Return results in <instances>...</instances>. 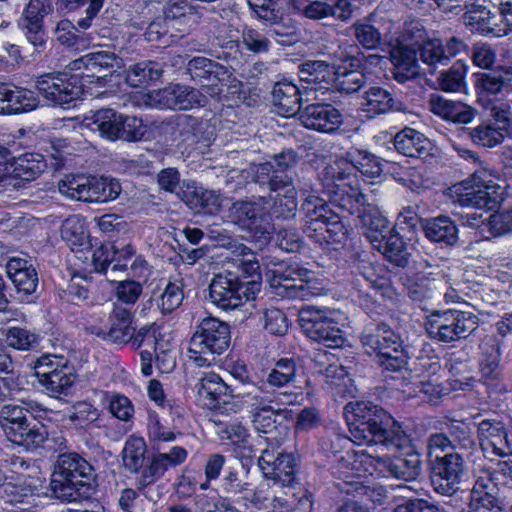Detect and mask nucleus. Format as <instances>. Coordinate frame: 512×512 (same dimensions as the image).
Masks as SVG:
<instances>
[{"mask_svg": "<svg viewBox=\"0 0 512 512\" xmlns=\"http://www.w3.org/2000/svg\"><path fill=\"white\" fill-rule=\"evenodd\" d=\"M235 255L215 273L209 284V299L218 308L234 310L260 291V265L250 248L236 241L228 243Z\"/></svg>", "mask_w": 512, "mask_h": 512, "instance_id": "f257e3e1", "label": "nucleus"}, {"mask_svg": "<svg viewBox=\"0 0 512 512\" xmlns=\"http://www.w3.org/2000/svg\"><path fill=\"white\" fill-rule=\"evenodd\" d=\"M349 439L370 451L403 449L410 440L401 425L370 401L349 402L344 407Z\"/></svg>", "mask_w": 512, "mask_h": 512, "instance_id": "f03ea898", "label": "nucleus"}, {"mask_svg": "<svg viewBox=\"0 0 512 512\" xmlns=\"http://www.w3.org/2000/svg\"><path fill=\"white\" fill-rule=\"evenodd\" d=\"M92 465L75 452L58 455L50 482L52 495L62 502H76L91 498L96 492Z\"/></svg>", "mask_w": 512, "mask_h": 512, "instance_id": "7ed1b4c3", "label": "nucleus"}, {"mask_svg": "<svg viewBox=\"0 0 512 512\" xmlns=\"http://www.w3.org/2000/svg\"><path fill=\"white\" fill-rule=\"evenodd\" d=\"M49 409L34 400L6 404L0 409V428L9 441L26 448L41 446L48 437L42 424L30 420L44 419Z\"/></svg>", "mask_w": 512, "mask_h": 512, "instance_id": "20e7f679", "label": "nucleus"}, {"mask_svg": "<svg viewBox=\"0 0 512 512\" xmlns=\"http://www.w3.org/2000/svg\"><path fill=\"white\" fill-rule=\"evenodd\" d=\"M231 331L228 323L215 318L202 319L189 340V359L198 367H209L230 345Z\"/></svg>", "mask_w": 512, "mask_h": 512, "instance_id": "39448f33", "label": "nucleus"}, {"mask_svg": "<svg viewBox=\"0 0 512 512\" xmlns=\"http://www.w3.org/2000/svg\"><path fill=\"white\" fill-rule=\"evenodd\" d=\"M63 196L88 203H106L117 199L121 193L118 180L109 177L68 174L58 182Z\"/></svg>", "mask_w": 512, "mask_h": 512, "instance_id": "423d86ee", "label": "nucleus"}, {"mask_svg": "<svg viewBox=\"0 0 512 512\" xmlns=\"http://www.w3.org/2000/svg\"><path fill=\"white\" fill-rule=\"evenodd\" d=\"M367 354L376 357L386 371L399 372L407 364V354L400 337L384 323L366 329L361 338Z\"/></svg>", "mask_w": 512, "mask_h": 512, "instance_id": "0eeeda50", "label": "nucleus"}, {"mask_svg": "<svg viewBox=\"0 0 512 512\" xmlns=\"http://www.w3.org/2000/svg\"><path fill=\"white\" fill-rule=\"evenodd\" d=\"M322 83L341 92L354 93L366 83V76L359 70L361 61L357 57L348 56L340 48L331 53L322 48Z\"/></svg>", "mask_w": 512, "mask_h": 512, "instance_id": "6e6552de", "label": "nucleus"}, {"mask_svg": "<svg viewBox=\"0 0 512 512\" xmlns=\"http://www.w3.org/2000/svg\"><path fill=\"white\" fill-rule=\"evenodd\" d=\"M479 326V318L461 310L432 312L426 323L428 334L437 341L450 343L467 338Z\"/></svg>", "mask_w": 512, "mask_h": 512, "instance_id": "1a4fd4ad", "label": "nucleus"}, {"mask_svg": "<svg viewBox=\"0 0 512 512\" xmlns=\"http://www.w3.org/2000/svg\"><path fill=\"white\" fill-rule=\"evenodd\" d=\"M228 217L260 240L266 241L274 230L271 200L264 196L234 202L229 207Z\"/></svg>", "mask_w": 512, "mask_h": 512, "instance_id": "9d476101", "label": "nucleus"}, {"mask_svg": "<svg viewBox=\"0 0 512 512\" xmlns=\"http://www.w3.org/2000/svg\"><path fill=\"white\" fill-rule=\"evenodd\" d=\"M254 181L261 186H267L271 192H277L271 200V215L276 218L289 219L295 216L297 210V192L293 185L292 177L277 176L273 174L272 166L259 164L254 176Z\"/></svg>", "mask_w": 512, "mask_h": 512, "instance_id": "9b49d317", "label": "nucleus"}, {"mask_svg": "<svg viewBox=\"0 0 512 512\" xmlns=\"http://www.w3.org/2000/svg\"><path fill=\"white\" fill-rule=\"evenodd\" d=\"M233 401H224L225 406L235 413L246 408L249 414L265 409L274 404L291 405L296 402L297 395L288 392L269 390L265 383L234 386Z\"/></svg>", "mask_w": 512, "mask_h": 512, "instance_id": "f8f14e48", "label": "nucleus"}, {"mask_svg": "<svg viewBox=\"0 0 512 512\" xmlns=\"http://www.w3.org/2000/svg\"><path fill=\"white\" fill-rule=\"evenodd\" d=\"M325 183L322 182V193L328 196V201L338 208L346 205V200L354 199L361 191L355 176L347 173V161L338 156L335 160H323Z\"/></svg>", "mask_w": 512, "mask_h": 512, "instance_id": "ddd939ff", "label": "nucleus"}, {"mask_svg": "<svg viewBox=\"0 0 512 512\" xmlns=\"http://www.w3.org/2000/svg\"><path fill=\"white\" fill-rule=\"evenodd\" d=\"M476 169L471 178L453 185L450 188L452 199L463 207L488 208L494 203L488 189L492 185L495 171L482 166Z\"/></svg>", "mask_w": 512, "mask_h": 512, "instance_id": "4468645a", "label": "nucleus"}, {"mask_svg": "<svg viewBox=\"0 0 512 512\" xmlns=\"http://www.w3.org/2000/svg\"><path fill=\"white\" fill-rule=\"evenodd\" d=\"M146 103L158 109L190 110L204 107L207 97L198 89L187 85L173 84L151 91Z\"/></svg>", "mask_w": 512, "mask_h": 512, "instance_id": "2eb2a0df", "label": "nucleus"}, {"mask_svg": "<svg viewBox=\"0 0 512 512\" xmlns=\"http://www.w3.org/2000/svg\"><path fill=\"white\" fill-rule=\"evenodd\" d=\"M36 88L47 101L59 106L70 104L83 93L79 77L62 72L39 76L36 80Z\"/></svg>", "mask_w": 512, "mask_h": 512, "instance_id": "dca6fc26", "label": "nucleus"}, {"mask_svg": "<svg viewBox=\"0 0 512 512\" xmlns=\"http://www.w3.org/2000/svg\"><path fill=\"white\" fill-rule=\"evenodd\" d=\"M258 466L274 486L292 488L297 483V462L293 454L279 448H266L258 458Z\"/></svg>", "mask_w": 512, "mask_h": 512, "instance_id": "f3484780", "label": "nucleus"}, {"mask_svg": "<svg viewBox=\"0 0 512 512\" xmlns=\"http://www.w3.org/2000/svg\"><path fill=\"white\" fill-rule=\"evenodd\" d=\"M53 11V0H29L18 19L19 29L27 41L39 51L45 48L48 40L44 18Z\"/></svg>", "mask_w": 512, "mask_h": 512, "instance_id": "a211bd4d", "label": "nucleus"}, {"mask_svg": "<svg viewBox=\"0 0 512 512\" xmlns=\"http://www.w3.org/2000/svg\"><path fill=\"white\" fill-rule=\"evenodd\" d=\"M448 281L438 265L427 260L419 262V271L407 279L406 290L410 299L417 302L433 299L440 294Z\"/></svg>", "mask_w": 512, "mask_h": 512, "instance_id": "6ab92c4d", "label": "nucleus"}, {"mask_svg": "<svg viewBox=\"0 0 512 512\" xmlns=\"http://www.w3.org/2000/svg\"><path fill=\"white\" fill-rule=\"evenodd\" d=\"M464 459L459 453H446L437 455L434 462L431 483L434 490L441 494L451 496L460 488L464 475Z\"/></svg>", "mask_w": 512, "mask_h": 512, "instance_id": "aec40b11", "label": "nucleus"}, {"mask_svg": "<svg viewBox=\"0 0 512 512\" xmlns=\"http://www.w3.org/2000/svg\"><path fill=\"white\" fill-rule=\"evenodd\" d=\"M109 321L110 327L108 329L97 325H89L86 327V331L115 344H126L131 339L135 340V328L132 325L133 313L129 308L114 303Z\"/></svg>", "mask_w": 512, "mask_h": 512, "instance_id": "412c9836", "label": "nucleus"}, {"mask_svg": "<svg viewBox=\"0 0 512 512\" xmlns=\"http://www.w3.org/2000/svg\"><path fill=\"white\" fill-rule=\"evenodd\" d=\"M135 256V249L131 245L116 247L112 244H103L96 248L91 257L94 271L114 276L117 272H125Z\"/></svg>", "mask_w": 512, "mask_h": 512, "instance_id": "4be33fe9", "label": "nucleus"}, {"mask_svg": "<svg viewBox=\"0 0 512 512\" xmlns=\"http://www.w3.org/2000/svg\"><path fill=\"white\" fill-rule=\"evenodd\" d=\"M467 50L466 43L458 37H450L445 41L439 38L425 40L420 48L421 61L432 73L441 66H446L452 57Z\"/></svg>", "mask_w": 512, "mask_h": 512, "instance_id": "5701e85b", "label": "nucleus"}, {"mask_svg": "<svg viewBox=\"0 0 512 512\" xmlns=\"http://www.w3.org/2000/svg\"><path fill=\"white\" fill-rule=\"evenodd\" d=\"M374 470V452L365 448L347 452L345 456H342L334 468V474L342 480L338 484L342 491V486H345L347 482L359 481L367 474L372 475Z\"/></svg>", "mask_w": 512, "mask_h": 512, "instance_id": "b1692460", "label": "nucleus"}, {"mask_svg": "<svg viewBox=\"0 0 512 512\" xmlns=\"http://www.w3.org/2000/svg\"><path fill=\"white\" fill-rule=\"evenodd\" d=\"M186 71L192 81L206 88L212 96L220 93L219 83L228 76V70L224 65L203 56L190 59Z\"/></svg>", "mask_w": 512, "mask_h": 512, "instance_id": "393cba45", "label": "nucleus"}, {"mask_svg": "<svg viewBox=\"0 0 512 512\" xmlns=\"http://www.w3.org/2000/svg\"><path fill=\"white\" fill-rule=\"evenodd\" d=\"M499 488L489 473H479L470 490L467 512H501L498 502Z\"/></svg>", "mask_w": 512, "mask_h": 512, "instance_id": "a878e982", "label": "nucleus"}, {"mask_svg": "<svg viewBox=\"0 0 512 512\" xmlns=\"http://www.w3.org/2000/svg\"><path fill=\"white\" fill-rule=\"evenodd\" d=\"M385 450L374 452V462L386 468L387 472L396 479L414 482L421 473V458L416 452L408 453L405 457L390 459Z\"/></svg>", "mask_w": 512, "mask_h": 512, "instance_id": "bb28decb", "label": "nucleus"}, {"mask_svg": "<svg viewBox=\"0 0 512 512\" xmlns=\"http://www.w3.org/2000/svg\"><path fill=\"white\" fill-rule=\"evenodd\" d=\"M480 446L486 457L507 456L510 447L504 424L498 420L485 419L478 425Z\"/></svg>", "mask_w": 512, "mask_h": 512, "instance_id": "cd10ccee", "label": "nucleus"}, {"mask_svg": "<svg viewBox=\"0 0 512 512\" xmlns=\"http://www.w3.org/2000/svg\"><path fill=\"white\" fill-rule=\"evenodd\" d=\"M428 107L433 114L458 124L470 123L476 113L471 106L460 101L446 99L438 94L430 95Z\"/></svg>", "mask_w": 512, "mask_h": 512, "instance_id": "c85d7f7f", "label": "nucleus"}, {"mask_svg": "<svg viewBox=\"0 0 512 512\" xmlns=\"http://www.w3.org/2000/svg\"><path fill=\"white\" fill-rule=\"evenodd\" d=\"M232 385L226 384L216 373H205L196 385L199 398L209 408H216L220 401H233Z\"/></svg>", "mask_w": 512, "mask_h": 512, "instance_id": "c756f323", "label": "nucleus"}, {"mask_svg": "<svg viewBox=\"0 0 512 512\" xmlns=\"http://www.w3.org/2000/svg\"><path fill=\"white\" fill-rule=\"evenodd\" d=\"M6 270L18 292L30 295L36 291L38 274L28 260L12 257L7 262Z\"/></svg>", "mask_w": 512, "mask_h": 512, "instance_id": "7c9ffc66", "label": "nucleus"}, {"mask_svg": "<svg viewBox=\"0 0 512 512\" xmlns=\"http://www.w3.org/2000/svg\"><path fill=\"white\" fill-rule=\"evenodd\" d=\"M273 104L277 113L283 117H292L300 111V89L290 81L275 83L272 91Z\"/></svg>", "mask_w": 512, "mask_h": 512, "instance_id": "2f4dec72", "label": "nucleus"}, {"mask_svg": "<svg viewBox=\"0 0 512 512\" xmlns=\"http://www.w3.org/2000/svg\"><path fill=\"white\" fill-rule=\"evenodd\" d=\"M394 147L404 156L420 158L429 153L431 142L421 132L405 127L395 135Z\"/></svg>", "mask_w": 512, "mask_h": 512, "instance_id": "473e14b6", "label": "nucleus"}, {"mask_svg": "<svg viewBox=\"0 0 512 512\" xmlns=\"http://www.w3.org/2000/svg\"><path fill=\"white\" fill-rule=\"evenodd\" d=\"M390 59L394 65V78L399 83L415 78L419 73L416 52L406 45H395L390 51Z\"/></svg>", "mask_w": 512, "mask_h": 512, "instance_id": "72a5a7b5", "label": "nucleus"}, {"mask_svg": "<svg viewBox=\"0 0 512 512\" xmlns=\"http://www.w3.org/2000/svg\"><path fill=\"white\" fill-rule=\"evenodd\" d=\"M346 316L340 310H322V344L338 351L345 338L342 327L346 324Z\"/></svg>", "mask_w": 512, "mask_h": 512, "instance_id": "f704fd0d", "label": "nucleus"}, {"mask_svg": "<svg viewBox=\"0 0 512 512\" xmlns=\"http://www.w3.org/2000/svg\"><path fill=\"white\" fill-rule=\"evenodd\" d=\"M373 247L398 267H405L409 263L410 253L407 245L394 229L382 239L374 236Z\"/></svg>", "mask_w": 512, "mask_h": 512, "instance_id": "c9c22d12", "label": "nucleus"}, {"mask_svg": "<svg viewBox=\"0 0 512 512\" xmlns=\"http://www.w3.org/2000/svg\"><path fill=\"white\" fill-rule=\"evenodd\" d=\"M46 167V163L40 154L27 153L17 158H13L8 163L9 174L14 179L16 187L17 180L31 181L36 179Z\"/></svg>", "mask_w": 512, "mask_h": 512, "instance_id": "e433bc0d", "label": "nucleus"}, {"mask_svg": "<svg viewBox=\"0 0 512 512\" xmlns=\"http://www.w3.org/2000/svg\"><path fill=\"white\" fill-rule=\"evenodd\" d=\"M122 114L113 109H101L86 118V125L92 131H98L107 140H117Z\"/></svg>", "mask_w": 512, "mask_h": 512, "instance_id": "4c0bfd02", "label": "nucleus"}, {"mask_svg": "<svg viewBox=\"0 0 512 512\" xmlns=\"http://www.w3.org/2000/svg\"><path fill=\"white\" fill-rule=\"evenodd\" d=\"M422 227L426 238L432 242L452 246L458 241L457 226L447 216L427 219Z\"/></svg>", "mask_w": 512, "mask_h": 512, "instance_id": "58836bf2", "label": "nucleus"}, {"mask_svg": "<svg viewBox=\"0 0 512 512\" xmlns=\"http://www.w3.org/2000/svg\"><path fill=\"white\" fill-rule=\"evenodd\" d=\"M292 279L282 272L274 275L273 286L284 288L290 297H300L302 300H311L320 295V282L312 276L302 279L299 285L292 283Z\"/></svg>", "mask_w": 512, "mask_h": 512, "instance_id": "ea45409f", "label": "nucleus"}, {"mask_svg": "<svg viewBox=\"0 0 512 512\" xmlns=\"http://www.w3.org/2000/svg\"><path fill=\"white\" fill-rule=\"evenodd\" d=\"M163 13L166 20L188 28L197 26L202 18L201 10L187 0L167 2L163 8Z\"/></svg>", "mask_w": 512, "mask_h": 512, "instance_id": "a19ab883", "label": "nucleus"}, {"mask_svg": "<svg viewBox=\"0 0 512 512\" xmlns=\"http://www.w3.org/2000/svg\"><path fill=\"white\" fill-rule=\"evenodd\" d=\"M157 329L154 326L142 327L135 337L138 346H148L153 348L155 353L157 368L165 373L170 372L175 367V358L166 350H161L156 335Z\"/></svg>", "mask_w": 512, "mask_h": 512, "instance_id": "79ce46f5", "label": "nucleus"}, {"mask_svg": "<svg viewBox=\"0 0 512 512\" xmlns=\"http://www.w3.org/2000/svg\"><path fill=\"white\" fill-rule=\"evenodd\" d=\"M501 341L496 335H486L479 348L481 350L480 369L483 377L494 379L498 376Z\"/></svg>", "mask_w": 512, "mask_h": 512, "instance_id": "37998d69", "label": "nucleus"}, {"mask_svg": "<svg viewBox=\"0 0 512 512\" xmlns=\"http://www.w3.org/2000/svg\"><path fill=\"white\" fill-rule=\"evenodd\" d=\"M364 109L373 114H383L402 110V103L396 100L387 90L371 87L364 94Z\"/></svg>", "mask_w": 512, "mask_h": 512, "instance_id": "c03bdc74", "label": "nucleus"}, {"mask_svg": "<svg viewBox=\"0 0 512 512\" xmlns=\"http://www.w3.org/2000/svg\"><path fill=\"white\" fill-rule=\"evenodd\" d=\"M464 21L472 32L494 35L507 34V29L498 28L496 15L492 14L486 7H479L465 13Z\"/></svg>", "mask_w": 512, "mask_h": 512, "instance_id": "a18cd8bd", "label": "nucleus"}, {"mask_svg": "<svg viewBox=\"0 0 512 512\" xmlns=\"http://www.w3.org/2000/svg\"><path fill=\"white\" fill-rule=\"evenodd\" d=\"M162 73L163 69L160 63L146 60L136 63L128 69L126 81L131 87H142L160 79Z\"/></svg>", "mask_w": 512, "mask_h": 512, "instance_id": "49530a36", "label": "nucleus"}, {"mask_svg": "<svg viewBox=\"0 0 512 512\" xmlns=\"http://www.w3.org/2000/svg\"><path fill=\"white\" fill-rule=\"evenodd\" d=\"M469 137L475 145L492 149L502 144L510 135L485 120L469 129Z\"/></svg>", "mask_w": 512, "mask_h": 512, "instance_id": "de8ad7c7", "label": "nucleus"}, {"mask_svg": "<svg viewBox=\"0 0 512 512\" xmlns=\"http://www.w3.org/2000/svg\"><path fill=\"white\" fill-rule=\"evenodd\" d=\"M75 380L76 375L73 372V368L66 364L44 378L40 384L45 387L51 396L59 397L62 394H68Z\"/></svg>", "mask_w": 512, "mask_h": 512, "instance_id": "09e8293b", "label": "nucleus"}, {"mask_svg": "<svg viewBox=\"0 0 512 512\" xmlns=\"http://www.w3.org/2000/svg\"><path fill=\"white\" fill-rule=\"evenodd\" d=\"M57 41L68 48L79 50L89 44L86 34L80 33L68 19L60 20L54 30Z\"/></svg>", "mask_w": 512, "mask_h": 512, "instance_id": "8fccbe9b", "label": "nucleus"}, {"mask_svg": "<svg viewBox=\"0 0 512 512\" xmlns=\"http://www.w3.org/2000/svg\"><path fill=\"white\" fill-rule=\"evenodd\" d=\"M348 157L349 159H344L347 161V168L351 164L367 177L376 178L380 176L383 171L379 158L372 153L370 154L362 150H352L348 153Z\"/></svg>", "mask_w": 512, "mask_h": 512, "instance_id": "3c124183", "label": "nucleus"}, {"mask_svg": "<svg viewBox=\"0 0 512 512\" xmlns=\"http://www.w3.org/2000/svg\"><path fill=\"white\" fill-rule=\"evenodd\" d=\"M146 454V443L142 438L130 437L122 450L124 467L132 473L139 472L143 467Z\"/></svg>", "mask_w": 512, "mask_h": 512, "instance_id": "603ef678", "label": "nucleus"}, {"mask_svg": "<svg viewBox=\"0 0 512 512\" xmlns=\"http://www.w3.org/2000/svg\"><path fill=\"white\" fill-rule=\"evenodd\" d=\"M9 114L29 112L38 107L39 100L35 93L26 88L10 85Z\"/></svg>", "mask_w": 512, "mask_h": 512, "instance_id": "864d4df0", "label": "nucleus"}, {"mask_svg": "<svg viewBox=\"0 0 512 512\" xmlns=\"http://www.w3.org/2000/svg\"><path fill=\"white\" fill-rule=\"evenodd\" d=\"M250 483L244 481L238 472L233 468H229L221 480V490L226 494V498L230 501L248 499L251 492Z\"/></svg>", "mask_w": 512, "mask_h": 512, "instance_id": "5fc2aeb1", "label": "nucleus"}, {"mask_svg": "<svg viewBox=\"0 0 512 512\" xmlns=\"http://www.w3.org/2000/svg\"><path fill=\"white\" fill-rule=\"evenodd\" d=\"M342 492L375 503H381L387 497V490L383 486L366 484L362 478L359 481L347 482L342 486Z\"/></svg>", "mask_w": 512, "mask_h": 512, "instance_id": "6e6d98bb", "label": "nucleus"}, {"mask_svg": "<svg viewBox=\"0 0 512 512\" xmlns=\"http://www.w3.org/2000/svg\"><path fill=\"white\" fill-rule=\"evenodd\" d=\"M299 324L303 334L316 344L320 340V309L305 305L299 311Z\"/></svg>", "mask_w": 512, "mask_h": 512, "instance_id": "4d7b16f0", "label": "nucleus"}, {"mask_svg": "<svg viewBox=\"0 0 512 512\" xmlns=\"http://www.w3.org/2000/svg\"><path fill=\"white\" fill-rule=\"evenodd\" d=\"M61 237L70 246H83L88 239L84 219L71 216L64 220L61 226Z\"/></svg>", "mask_w": 512, "mask_h": 512, "instance_id": "13d9d810", "label": "nucleus"}, {"mask_svg": "<svg viewBox=\"0 0 512 512\" xmlns=\"http://www.w3.org/2000/svg\"><path fill=\"white\" fill-rule=\"evenodd\" d=\"M147 435L152 448L156 450H160L164 443L174 442L177 436L156 414H149Z\"/></svg>", "mask_w": 512, "mask_h": 512, "instance_id": "bf43d9fd", "label": "nucleus"}, {"mask_svg": "<svg viewBox=\"0 0 512 512\" xmlns=\"http://www.w3.org/2000/svg\"><path fill=\"white\" fill-rule=\"evenodd\" d=\"M465 76L464 66L457 63L440 73L437 78V85L439 89L445 92H462L466 88Z\"/></svg>", "mask_w": 512, "mask_h": 512, "instance_id": "052dcab7", "label": "nucleus"}, {"mask_svg": "<svg viewBox=\"0 0 512 512\" xmlns=\"http://www.w3.org/2000/svg\"><path fill=\"white\" fill-rule=\"evenodd\" d=\"M302 208L305 212V223L303 232L316 243L320 240V208L319 199L316 196H309L305 199Z\"/></svg>", "mask_w": 512, "mask_h": 512, "instance_id": "680f3d73", "label": "nucleus"}, {"mask_svg": "<svg viewBox=\"0 0 512 512\" xmlns=\"http://www.w3.org/2000/svg\"><path fill=\"white\" fill-rule=\"evenodd\" d=\"M100 417L99 410L88 401H79L72 406L68 415L71 423L78 428H86Z\"/></svg>", "mask_w": 512, "mask_h": 512, "instance_id": "e2e57ef3", "label": "nucleus"}, {"mask_svg": "<svg viewBox=\"0 0 512 512\" xmlns=\"http://www.w3.org/2000/svg\"><path fill=\"white\" fill-rule=\"evenodd\" d=\"M1 486L3 487V494L1 498L5 503H24L29 497L33 495L31 486L27 485L21 477H18L16 482L7 481L5 478Z\"/></svg>", "mask_w": 512, "mask_h": 512, "instance_id": "0e129e2a", "label": "nucleus"}, {"mask_svg": "<svg viewBox=\"0 0 512 512\" xmlns=\"http://www.w3.org/2000/svg\"><path fill=\"white\" fill-rule=\"evenodd\" d=\"M7 344L18 350H30L38 346L39 335L20 327H10L6 333Z\"/></svg>", "mask_w": 512, "mask_h": 512, "instance_id": "69168bd1", "label": "nucleus"}, {"mask_svg": "<svg viewBox=\"0 0 512 512\" xmlns=\"http://www.w3.org/2000/svg\"><path fill=\"white\" fill-rule=\"evenodd\" d=\"M143 293V285L133 279L123 280L117 283L115 287V296L117 304H124L131 310Z\"/></svg>", "mask_w": 512, "mask_h": 512, "instance_id": "338daca9", "label": "nucleus"}, {"mask_svg": "<svg viewBox=\"0 0 512 512\" xmlns=\"http://www.w3.org/2000/svg\"><path fill=\"white\" fill-rule=\"evenodd\" d=\"M184 298L182 286L176 282H169L157 298V307L163 314L176 310Z\"/></svg>", "mask_w": 512, "mask_h": 512, "instance_id": "774afa93", "label": "nucleus"}]
</instances>
